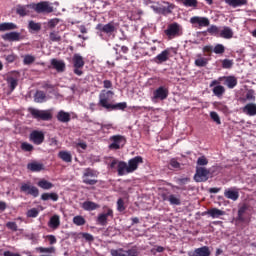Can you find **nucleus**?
<instances>
[{
    "instance_id": "nucleus-56",
    "label": "nucleus",
    "mask_w": 256,
    "mask_h": 256,
    "mask_svg": "<svg viewBox=\"0 0 256 256\" xmlns=\"http://www.w3.org/2000/svg\"><path fill=\"white\" fill-rule=\"evenodd\" d=\"M36 250L39 251L40 253H53L55 251V247H38L36 248Z\"/></svg>"
},
{
    "instance_id": "nucleus-6",
    "label": "nucleus",
    "mask_w": 256,
    "mask_h": 256,
    "mask_svg": "<svg viewBox=\"0 0 256 256\" xmlns=\"http://www.w3.org/2000/svg\"><path fill=\"white\" fill-rule=\"evenodd\" d=\"M28 111L34 119H38L40 121H51L53 119V114L47 110L28 108Z\"/></svg>"
},
{
    "instance_id": "nucleus-50",
    "label": "nucleus",
    "mask_w": 256,
    "mask_h": 256,
    "mask_svg": "<svg viewBox=\"0 0 256 256\" xmlns=\"http://www.w3.org/2000/svg\"><path fill=\"white\" fill-rule=\"evenodd\" d=\"M210 118L212 119V121H214V123H216V125H221V118L219 117V114H217V112H210Z\"/></svg>"
},
{
    "instance_id": "nucleus-21",
    "label": "nucleus",
    "mask_w": 256,
    "mask_h": 256,
    "mask_svg": "<svg viewBox=\"0 0 256 256\" xmlns=\"http://www.w3.org/2000/svg\"><path fill=\"white\" fill-rule=\"evenodd\" d=\"M2 39H4V41H21V33L19 32H10V33H6L2 36Z\"/></svg>"
},
{
    "instance_id": "nucleus-29",
    "label": "nucleus",
    "mask_w": 256,
    "mask_h": 256,
    "mask_svg": "<svg viewBox=\"0 0 256 256\" xmlns=\"http://www.w3.org/2000/svg\"><path fill=\"white\" fill-rule=\"evenodd\" d=\"M72 61H73L74 67L76 68L85 67V60H83V56H80L79 54H74Z\"/></svg>"
},
{
    "instance_id": "nucleus-5",
    "label": "nucleus",
    "mask_w": 256,
    "mask_h": 256,
    "mask_svg": "<svg viewBox=\"0 0 256 256\" xmlns=\"http://www.w3.org/2000/svg\"><path fill=\"white\" fill-rule=\"evenodd\" d=\"M111 143L108 146V149L111 151H118V149H123L127 144V138L123 135H113L110 137Z\"/></svg>"
},
{
    "instance_id": "nucleus-62",
    "label": "nucleus",
    "mask_w": 256,
    "mask_h": 256,
    "mask_svg": "<svg viewBox=\"0 0 256 256\" xmlns=\"http://www.w3.org/2000/svg\"><path fill=\"white\" fill-rule=\"evenodd\" d=\"M170 165L173 167V169H179V167H181V164L175 158L170 160Z\"/></svg>"
},
{
    "instance_id": "nucleus-40",
    "label": "nucleus",
    "mask_w": 256,
    "mask_h": 256,
    "mask_svg": "<svg viewBox=\"0 0 256 256\" xmlns=\"http://www.w3.org/2000/svg\"><path fill=\"white\" fill-rule=\"evenodd\" d=\"M177 3H182L184 7H194L196 8L197 5H199V2L197 0H176Z\"/></svg>"
},
{
    "instance_id": "nucleus-41",
    "label": "nucleus",
    "mask_w": 256,
    "mask_h": 256,
    "mask_svg": "<svg viewBox=\"0 0 256 256\" xmlns=\"http://www.w3.org/2000/svg\"><path fill=\"white\" fill-rule=\"evenodd\" d=\"M168 201L170 205H181V196H177L175 194H170Z\"/></svg>"
},
{
    "instance_id": "nucleus-22",
    "label": "nucleus",
    "mask_w": 256,
    "mask_h": 256,
    "mask_svg": "<svg viewBox=\"0 0 256 256\" xmlns=\"http://www.w3.org/2000/svg\"><path fill=\"white\" fill-rule=\"evenodd\" d=\"M58 158L61 159L64 163H72L73 162V155L71 152L62 150L58 153Z\"/></svg>"
},
{
    "instance_id": "nucleus-47",
    "label": "nucleus",
    "mask_w": 256,
    "mask_h": 256,
    "mask_svg": "<svg viewBox=\"0 0 256 256\" xmlns=\"http://www.w3.org/2000/svg\"><path fill=\"white\" fill-rule=\"evenodd\" d=\"M28 29L38 32L41 29V24L31 20L28 24Z\"/></svg>"
},
{
    "instance_id": "nucleus-23",
    "label": "nucleus",
    "mask_w": 256,
    "mask_h": 256,
    "mask_svg": "<svg viewBox=\"0 0 256 256\" xmlns=\"http://www.w3.org/2000/svg\"><path fill=\"white\" fill-rule=\"evenodd\" d=\"M29 7L33 9V5H17L16 6V13L20 17H26V15H29Z\"/></svg>"
},
{
    "instance_id": "nucleus-12",
    "label": "nucleus",
    "mask_w": 256,
    "mask_h": 256,
    "mask_svg": "<svg viewBox=\"0 0 256 256\" xmlns=\"http://www.w3.org/2000/svg\"><path fill=\"white\" fill-rule=\"evenodd\" d=\"M209 170L205 167H197L196 174L194 175V180L197 183H205L209 179Z\"/></svg>"
},
{
    "instance_id": "nucleus-15",
    "label": "nucleus",
    "mask_w": 256,
    "mask_h": 256,
    "mask_svg": "<svg viewBox=\"0 0 256 256\" xmlns=\"http://www.w3.org/2000/svg\"><path fill=\"white\" fill-rule=\"evenodd\" d=\"M29 140L31 143H34V145H42L45 141V133H43V131L34 130L30 133Z\"/></svg>"
},
{
    "instance_id": "nucleus-14",
    "label": "nucleus",
    "mask_w": 256,
    "mask_h": 256,
    "mask_svg": "<svg viewBox=\"0 0 256 256\" xmlns=\"http://www.w3.org/2000/svg\"><path fill=\"white\" fill-rule=\"evenodd\" d=\"M171 57V49L167 48L163 50L160 54H158L156 57L152 59L153 63H156V65H163V63L169 61V58Z\"/></svg>"
},
{
    "instance_id": "nucleus-25",
    "label": "nucleus",
    "mask_w": 256,
    "mask_h": 256,
    "mask_svg": "<svg viewBox=\"0 0 256 256\" xmlns=\"http://www.w3.org/2000/svg\"><path fill=\"white\" fill-rule=\"evenodd\" d=\"M224 197H226V199H231V201H237V199H239V191L226 189L224 191Z\"/></svg>"
},
{
    "instance_id": "nucleus-30",
    "label": "nucleus",
    "mask_w": 256,
    "mask_h": 256,
    "mask_svg": "<svg viewBox=\"0 0 256 256\" xmlns=\"http://www.w3.org/2000/svg\"><path fill=\"white\" fill-rule=\"evenodd\" d=\"M99 204L93 202V201H85L82 204V208L84 211H95L96 209H99Z\"/></svg>"
},
{
    "instance_id": "nucleus-59",
    "label": "nucleus",
    "mask_w": 256,
    "mask_h": 256,
    "mask_svg": "<svg viewBox=\"0 0 256 256\" xmlns=\"http://www.w3.org/2000/svg\"><path fill=\"white\" fill-rule=\"evenodd\" d=\"M7 229H10V231H18L17 223L16 222H7L6 223Z\"/></svg>"
},
{
    "instance_id": "nucleus-58",
    "label": "nucleus",
    "mask_w": 256,
    "mask_h": 256,
    "mask_svg": "<svg viewBox=\"0 0 256 256\" xmlns=\"http://www.w3.org/2000/svg\"><path fill=\"white\" fill-rule=\"evenodd\" d=\"M57 25H59V18H54L48 21V27H50V29H54Z\"/></svg>"
},
{
    "instance_id": "nucleus-17",
    "label": "nucleus",
    "mask_w": 256,
    "mask_h": 256,
    "mask_svg": "<svg viewBox=\"0 0 256 256\" xmlns=\"http://www.w3.org/2000/svg\"><path fill=\"white\" fill-rule=\"evenodd\" d=\"M190 23H192V25H198L199 27H209V25H211L209 18L199 16L192 17Z\"/></svg>"
},
{
    "instance_id": "nucleus-4",
    "label": "nucleus",
    "mask_w": 256,
    "mask_h": 256,
    "mask_svg": "<svg viewBox=\"0 0 256 256\" xmlns=\"http://www.w3.org/2000/svg\"><path fill=\"white\" fill-rule=\"evenodd\" d=\"M96 31L100 33V37L103 35H107V37H111V35H115L117 31V27H115V22H109L107 24H97L95 27Z\"/></svg>"
},
{
    "instance_id": "nucleus-26",
    "label": "nucleus",
    "mask_w": 256,
    "mask_h": 256,
    "mask_svg": "<svg viewBox=\"0 0 256 256\" xmlns=\"http://www.w3.org/2000/svg\"><path fill=\"white\" fill-rule=\"evenodd\" d=\"M27 169L32 171V173H39V171H43V169H45V166L42 163L32 162L27 165Z\"/></svg>"
},
{
    "instance_id": "nucleus-32",
    "label": "nucleus",
    "mask_w": 256,
    "mask_h": 256,
    "mask_svg": "<svg viewBox=\"0 0 256 256\" xmlns=\"http://www.w3.org/2000/svg\"><path fill=\"white\" fill-rule=\"evenodd\" d=\"M222 39H233V30L230 27L225 26L220 31V36Z\"/></svg>"
},
{
    "instance_id": "nucleus-48",
    "label": "nucleus",
    "mask_w": 256,
    "mask_h": 256,
    "mask_svg": "<svg viewBox=\"0 0 256 256\" xmlns=\"http://www.w3.org/2000/svg\"><path fill=\"white\" fill-rule=\"evenodd\" d=\"M34 100L36 103H43L45 101V92L37 91Z\"/></svg>"
},
{
    "instance_id": "nucleus-37",
    "label": "nucleus",
    "mask_w": 256,
    "mask_h": 256,
    "mask_svg": "<svg viewBox=\"0 0 256 256\" xmlns=\"http://www.w3.org/2000/svg\"><path fill=\"white\" fill-rule=\"evenodd\" d=\"M212 93L213 95H215V97H218V99H221V97L225 95V87L221 85L214 86L212 89Z\"/></svg>"
},
{
    "instance_id": "nucleus-38",
    "label": "nucleus",
    "mask_w": 256,
    "mask_h": 256,
    "mask_svg": "<svg viewBox=\"0 0 256 256\" xmlns=\"http://www.w3.org/2000/svg\"><path fill=\"white\" fill-rule=\"evenodd\" d=\"M37 185H38V187H40V189H44L46 191H48L49 189H53V183H51L45 179L38 181Z\"/></svg>"
},
{
    "instance_id": "nucleus-13",
    "label": "nucleus",
    "mask_w": 256,
    "mask_h": 256,
    "mask_svg": "<svg viewBox=\"0 0 256 256\" xmlns=\"http://www.w3.org/2000/svg\"><path fill=\"white\" fill-rule=\"evenodd\" d=\"M167 97H169V89L164 86H160L153 92L152 101H165Z\"/></svg>"
},
{
    "instance_id": "nucleus-2",
    "label": "nucleus",
    "mask_w": 256,
    "mask_h": 256,
    "mask_svg": "<svg viewBox=\"0 0 256 256\" xmlns=\"http://www.w3.org/2000/svg\"><path fill=\"white\" fill-rule=\"evenodd\" d=\"M113 95H115V93L111 90H102L99 94L98 106L107 111H111Z\"/></svg>"
},
{
    "instance_id": "nucleus-11",
    "label": "nucleus",
    "mask_w": 256,
    "mask_h": 256,
    "mask_svg": "<svg viewBox=\"0 0 256 256\" xmlns=\"http://www.w3.org/2000/svg\"><path fill=\"white\" fill-rule=\"evenodd\" d=\"M249 204H243L238 209V216L236 217V223H246V225H249L251 222V218L245 217V213L249 211Z\"/></svg>"
},
{
    "instance_id": "nucleus-52",
    "label": "nucleus",
    "mask_w": 256,
    "mask_h": 256,
    "mask_svg": "<svg viewBox=\"0 0 256 256\" xmlns=\"http://www.w3.org/2000/svg\"><path fill=\"white\" fill-rule=\"evenodd\" d=\"M26 215L27 217H30V218L39 217V210L37 208H32L27 211Z\"/></svg>"
},
{
    "instance_id": "nucleus-28",
    "label": "nucleus",
    "mask_w": 256,
    "mask_h": 256,
    "mask_svg": "<svg viewBox=\"0 0 256 256\" xmlns=\"http://www.w3.org/2000/svg\"><path fill=\"white\" fill-rule=\"evenodd\" d=\"M56 117L60 123H69V121H71V114L63 110L59 111Z\"/></svg>"
},
{
    "instance_id": "nucleus-3",
    "label": "nucleus",
    "mask_w": 256,
    "mask_h": 256,
    "mask_svg": "<svg viewBox=\"0 0 256 256\" xmlns=\"http://www.w3.org/2000/svg\"><path fill=\"white\" fill-rule=\"evenodd\" d=\"M99 177V172L93 168H85L82 175V183L85 185H97L98 180L95 179Z\"/></svg>"
},
{
    "instance_id": "nucleus-54",
    "label": "nucleus",
    "mask_w": 256,
    "mask_h": 256,
    "mask_svg": "<svg viewBox=\"0 0 256 256\" xmlns=\"http://www.w3.org/2000/svg\"><path fill=\"white\" fill-rule=\"evenodd\" d=\"M21 149H22V151L31 152V151H33L34 147H33L32 144H29L27 142H23L21 144Z\"/></svg>"
},
{
    "instance_id": "nucleus-46",
    "label": "nucleus",
    "mask_w": 256,
    "mask_h": 256,
    "mask_svg": "<svg viewBox=\"0 0 256 256\" xmlns=\"http://www.w3.org/2000/svg\"><path fill=\"white\" fill-rule=\"evenodd\" d=\"M207 33H209V35H214L215 37H217V35L220 36L221 30H219V27L212 25L207 29Z\"/></svg>"
},
{
    "instance_id": "nucleus-8",
    "label": "nucleus",
    "mask_w": 256,
    "mask_h": 256,
    "mask_svg": "<svg viewBox=\"0 0 256 256\" xmlns=\"http://www.w3.org/2000/svg\"><path fill=\"white\" fill-rule=\"evenodd\" d=\"M113 217H114L113 209H111L109 206H104L103 212L98 214L96 221H97L98 225H102V227H105V225H107L109 219H113Z\"/></svg>"
},
{
    "instance_id": "nucleus-10",
    "label": "nucleus",
    "mask_w": 256,
    "mask_h": 256,
    "mask_svg": "<svg viewBox=\"0 0 256 256\" xmlns=\"http://www.w3.org/2000/svg\"><path fill=\"white\" fill-rule=\"evenodd\" d=\"M32 9H34L36 13H53V6L47 1L32 4Z\"/></svg>"
},
{
    "instance_id": "nucleus-44",
    "label": "nucleus",
    "mask_w": 256,
    "mask_h": 256,
    "mask_svg": "<svg viewBox=\"0 0 256 256\" xmlns=\"http://www.w3.org/2000/svg\"><path fill=\"white\" fill-rule=\"evenodd\" d=\"M35 63V56L27 54L23 56V64L24 65H33Z\"/></svg>"
},
{
    "instance_id": "nucleus-45",
    "label": "nucleus",
    "mask_w": 256,
    "mask_h": 256,
    "mask_svg": "<svg viewBox=\"0 0 256 256\" xmlns=\"http://www.w3.org/2000/svg\"><path fill=\"white\" fill-rule=\"evenodd\" d=\"M49 39H50V41H52L53 43H60V41H61V35H59V32L53 31V32H51V33L49 34Z\"/></svg>"
},
{
    "instance_id": "nucleus-43",
    "label": "nucleus",
    "mask_w": 256,
    "mask_h": 256,
    "mask_svg": "<svg viewBox=\"0 0 256 256\" xmlns=\"http://www.w3.org/2000/svg\"><path fill=\"white\" fill-rule=\"evenodd\" d=\"M7 83L10 87V91H15V89H17V85H19V80H17V78L10 77L7 79Z\"/></svg>"
},
{
    "instance_id": "nucleus-33",
    "label": "nucleus",
    "mask_w": 256,
    "mask_h": 256,
    "mask_svg": "<svg viewBox=\"0 0 256 256\" xmlns=\"http://www.w3.org/2000/svg\"><path fill=\"white\" fill-rule=\"evenodd\" d=\"M225 3L235 9L237 7H243V5H247V0H225Z\"/></svg>"
},
{
    "instance_id": "nucleus-53",
    "label": "nucleus",
    "mask_w": 256,
    "mask_h": 256,
    "mask_svg": "<svg viewBox=\"0 0 256 256\" xmlns=\"http://www.w3.org/2000/svg\"><path fill=\"white\" fill-rule=\"evenodd\" d=\"M233 67V60L224 59L222 60L223 69H231Z\"/></svg>"
},
{
    "instance_id": "nucleus-1",
    "label": "nucleus",
    "mask_w": 256,
    "mask_h": 256,
    "mask_svg": "<svg viewBox=\"0 0 256 256\" xmlns=\"http://www.w3.org/2000/svg\"><path fill=\"white\" fill-rule=\"evenodd\" d=\"M143 164V157L136 156L127 162L119 161L112 158L108 164L109 169H116L118 177H123L131 173H135L139 169V165Z\"/></svg>"
},
{
    "instance_id": "nucleus-42",
    "label": "nucleus",
    "mask_w": 256,
    "mask_h": 256,
    "mask_svg": "<svg viewBox=\"0 0 256 256\" xmlns=\"http://www.w3.org/2000/svg\"><path fill=\"white\" fill-rule=\"evenodd\" d=\"M215 107L218 111H221L222 113H224V115H228L229 113V107H227V105H225L222 102H216L215 103Z\"/></svg>"
},
{
    "instance_id": "nucleus-16",
    "label": "nucleus",
    "mask_w": 256,
    "mask_h": 256,
    "mask_svg": "<svg viewBox=\"0 0 256 256\" xmlns=\"http://www.w3.org/2000/svg\"><path fill=\"white\" fill-rule=\"evenodd\" d=\"M112 256H139V252H137V248H131L128 250L118 249L111 250Z\"/></svg>"
},
{
    "instance_id": "nucleus-61",
    "label": "nucleus",
    "mask_w": 256,
    "mask_h": 256,
    "mask_svg": "<svg viewBox=\"0 0 256 256\" xmlns=\"http://www.w3.org/2000/svg\"><path fill=\"white\" fill-rule=\"evenodd\" d=\"M6 61L7 63H15V61H17V55L9 54L8 56H6Z\"/></svg>"
},
{
    "instance_id": "nucleus-19",
    "label": "nucleus",
    "mask_w": 256,
    "mask_h": 256,
    "mask_svg": "<svg viewBox=\"0 0 256 256\" xmlns=\"http://www.w3.org/2000/svg\"><path fill=\"white\" fill-rule=\"evenodd\" d=\"M50 63L52 69H56L58 73H63V71H65L66 66L63 60H57L56 58H53Z\"/></svg>"
},
{
    "instance_id": "nucleus-27",
    "label": "nucleus",
    "mask_w": 256,
    "mask_h": 256,
    "mask_svg": "<svg viewBox=\"0 0 256 256\" xmlns=\"http://www.w3.org/2000/svg\"><path fill=\"white\" fill-rule=\"evenodd\" d=\"M15 29H18L17 24L13 22H3L0 23V31L5 32V31H15Z\"/></svg>"
},
{
    "instance_id": "nucleus-9",
    "label": "nucleus",
    "mask_w": 256,
    "mask_h": 256,
    "mask_svg": "<svg viewBox=\"0 0 256 256\" xmlns=\"http://www.w3.org/2000/svg\"><path fill=\"white\" fill-rule=\"evenodd\" d=\"M20 193H24L25 195H31L32 197L37 198L39 197V188L31 185V182H23L20 185Z\"/></svg>"
},
{
    "instance_id": "nucleus-31",
    "label": "nucleus",
    "mask_w": 256,
    "mask_h": 256,
    "mask_svg": "<svg viewBox=\"0 0 256 256\" xmlns=\"http://www.w3.org/2000/svg\"><path fill=\"white\" fill-rule=\"evenodd\" d=\"M224 85H226L228 89H235V87H237V78L235 76H227Z\"/></svg>"
},
{
    "instance_id": "nucleus-57",
    "label": "nucleus",
    "mask_w": 256,
    "mask_h": 256,
    "mask_svg": "<svg viewBox=\"0 0 256 256\" xmlns=\"http://www.w3.org/2000/svg\"><path fill=\"white\" fill-rule=\"evenodd\" d=\"M117 209L120 212L125 211V202L123 201V198H119L117 201Z\"/></svg>"
},
{
    "instance_id": "nucleus-20",
    "label": "nucleus",
    "mask_w": 256,
    "mask_h": 256,
    "mask_svg": "<svg viewBox=\"0 0 256 256\" xmlns=\"http://www.w3.org/2000/svg\"><path fill=\"white\" fill-rule=\"evenodd\" d=\"M243 113L249 117H255L256 115V104L248 103L242 108Z\"/></svg>"
},
{
    "instance_id": "nucleus-60",
    "label": "nucleus",
    "mask_w": 256,
    "mask_h": 256,
    "mask_svg": "<svg viewBox=\"0 0 256 256\" xmlns=\"http://www.w3.org/2000/svg\"><path fill=\"white\" fill-rule=\"evenodd\" d=\"M202 51H203V53H206V55L210 56L211 53H213L214 48H213L212 45H206V46L203 47Z\"/></svg>"
},
{
    "instance_id": "nucleus-24",
    "label": "nucleus",
    "mask_w": 256,
    "mask_h": 256,
    "mask_svg": "<svg viewBox=\"0 0 256 256\" xmlns=\"http://www.w3.org/2000/svg\"><path fill=\"white\" fill-rule=\"evenodd\" d=\"M60 225L61 218L57 214L53 215L48 222V227H50V229H59Z\"/></svg>"
},
{
    "instance_id": "nucleus-63",
    "label": "nucleus",
    "mask_w": 256,
    "mask_h": 256,
    "mask_svg": "<svg viewBox=\"0 0 256 256\" xmlns=\"http://www.w3.org/2000/svg\"><path fill=\"white\" fill-rule=\"evenodd\" d=\"M174 9H175V5L168 3V7H164L163 11H164V13H168L169 14V13H173Z\"/></svg>"
},
{
    "instance_id": "nucleus-34",
    "label": "nucleus",
    "mask_w": 256,
    "mask_h": 256,
    "mask_svg": "<svg viewBox=\"0 0 256 256\" xmlns=\"http://www.w3.org/2000/svg\"><path fill=\"white\" fill-rule=\"evenodd\" d=\"M197 59L194 61L196 67H207L209 65V59L202 57L201 54L197 55Z\"/></svg>"
},
{
    "instance_id": "nucleus-49",
    "label": "nucleus",
    "mask_w": 256,
    "mask_h": 256,
    "mask_svg": "<svg viewBox=\"0 0 256 256\" xmlns=\"http://www.w3.org/2000/svg\"><path fill=\"white\" fill-rule=\"evenodd\" d=\"M73 223H74V225L81 227V226L85 225L86 221H85V218H83V216H75L73 218Z\"/></svg>"
},
{
    "instance_id": "nucleus-55",
    "label": "nucleus",
    "mask_w": 256,
    "mask_h": 256,
    "mask_svg": "<svg viewBox=\"0 0 256 256\" xmlns=\"http://www.w3.org/2000/svg\"><path fill=\"white\" fill-rule=\"evenodd\" d=\"M208 163L209 160H207L205 156H201L197 160V165H199L200 167H205V165H208Z\"/></svg>"
},
{
    "instance_id": "nucleus-36",
    "label": "nucleus",
    "mask_w": 256,
    "mask_h": 256,
    "mask_svg": "<svg viewBox=\"0 0 256 256\" xmlns=\"http://www.w3.org/2000/svg\"><path fill=\"white\" fill-rule=\"evenodd\" d=\"M41 199L42 201H49V199H51V201H59V194L55 192L43 193Z\"/></svg>"
},
{
    "instance_id": "nucleus-7",
    "label": "nucleus",
    "mask_w": 256,
    "mask_h": 256,
    "mask_svg": "<svg viewBox=\"0 0 256 256\" xmlns=\"http://www.w3.org/2000/svg\"><path fill=\"white\" fill-rule=\"evenodd\" d=\"M164 33L168 36V39H175V37H181V35H183V30L181 25L174 22L168 25L167 29L164 30Z\"/></svg>"
},
{
    "instance_id": "nucleus-51",
    "label": "nucleus",
    "mask_w": 256,
    "mask_h": 256,
    "mask_svg": "<svg viewBox=\"0 0 256 256\" xmlns=\"http://www.w3.org/2000/svg\"><path fill=\"white\" fill-rule=\"evenodd\" d=\"M214 53L216 55H223V53H225V46H223V44H217L214 47Z\"/></svg>"
},
{
    "instance_id": "nucleus-18",
    "label": "nucleus",
    "mask_w": 256,
    "mask_h": 256,
    "mask_svg": "<svg viewBox=\"0 0 256 256\" xmlns=\"http://www.w3.org/2000/svg\"><path fill=\"white\" fill-rule=\"evenodd\" d=\"M189 256H210L211 250L207 246L196 248L194 251L188 252Z\"/></svg>"
},
{
    "instance_id": "nucleus-64",
    "label": "nucleus",
    "mask_w": 256,
    "mask_h": 256,
    "mask_svg": "<svg viewBox=\"0 0 256 256\" xmlns=\"http://www.w3.org/2000/svg\"><path fill=\"white\" fill-rule=\"evenodd\" d=\"M82 237H83V239H85V241H89V242L95 240V238L93 237V235H91L90 233H83V234H82Z\"/></svg>"
},
{
    "instance_id": "nucleus-39",
    "label": "nucleus",
    "mask_w": 256,
    "mask_h": 256,
    "mask_svg": "<svg viewBox=\"0 0 256 256\" xmlns=\"http://www.w3.org/2000/svg\"><path fill=\"white\" fill-rule=\"evenodd\" d=\"M125 109H127V102H120L110 106V111H125Z\"/></svg>"
},
{
    "instance_id": "nucleus-35",
    "label": "nucleus",
    "mask_w": 256,
    "mask_h": 256,
    "mask_svg": "<svg viewBox=\"0 0 256 256\" xmlns=\"http://www.w3.org/2000/svg\"><path fill=\"white\" fill-rule=\"evenodd\" d=\"M207 213L212 219H219V217L225 215V211L219 210L218 208L209 209Z\"/></svg>"
}]
</instances>
